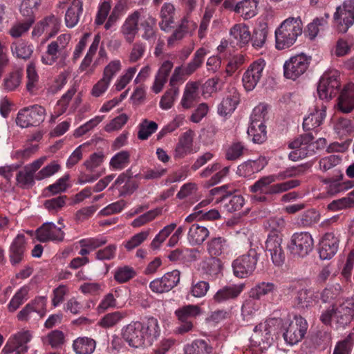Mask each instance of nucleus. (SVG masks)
I'll return each instance as SVG.
<instances>
[{"label": "nucleus", "mask_w": 354, "mask_h": 354, "mask_svg": "<svg viewBox=\"0 0 354 354\" xmlns=\"http://www.w3.org/2000/svg\"><path fill=\"white\" fill-rule=\"evenodd\" d=\"M160 333L158 319L150 317L143 322H131L124 326L122 337L129 346L138 348L152 345Z\"/></svg>", "instance_id": "1"}, {"label": "nucleus", "mask_w": 354, "mask_h": 354, "mask_svg": "<svg viewBox=\"0 0 354 354\" xmlns=\"http://www.w3.org/2000/svg\"><path fill=\"white\" fill-rule=\"evenodd\" d=\"M286 221L282 217L270 218L266 223L265 227L269 231L266 241V252L271 257L272 263L276 266H281L286 259L285 251L282 247V234Z\"/></svg>", "instance_id": "2"}, {"label": "nucleus", "mask_w": 354, "mask_h": 354, "mask_svg": "<svg viewBox=\"0 0 354 354\" xmlns=\"http://www.w3.org/2000/svg\"><path fill=\"white\" fill-rule=\"evenodd\" d=\"M71 39V35L64 33L57 37L56 40L49 43L45 53L41 57V62L48 66L56 63L59 68L66 66L71 52V48H68Z\"/></svg>", "instance_id": "3"}, {"label": "nucleus", "mask_w": 354, "mask_h": 354, "mask_svg": "<svg viewBox=\"0 0 354 354\" xmlns=\"http://www.w3.org/2000/svg\"><path fill=\"white\" fill-rule=\"evenodd\" d=\"M326 144L325 138H320L314 141L312 133H304L288 144V147L292 149L288 155V158L295 162L313 156L316 150L324 148Z\"/></svg>", "instance_id": "4"}, {"label": "nucleus", "mask_w": 354, "mask_h": 354, "mask_svg": "<svg viewBox=\"0 0 354 354\" xmlns=\"http://www.w3.org/2000/svg\"><path fill=\"white\" fill-rule=\"evenodd\" d=\"M276 181L277 180L274 174L263 176L250 187V192L267 195L279 194L297 187L301 184L300 180L297 179L272 184Z\"/></svg>", "instance_id": "5"}, {"label": "nucleus", "mask_w": 354, "mask_h": 354, "mask_svg": "<svg viewBox=\"0 0 354 354\" xmlns=\"http://www.w3.org/2000/svg\"><path fill=\"white\" fill-rule=\"evenodd\" d=\"M281 323L279 318H269L263 322L259 323L253 330L250 337V344L252 347L258 348L260 353L266 350L272 342L271 333Z\"/></svg>", "instance_id": "6"}, {"label": "nucleus", "mask_w": 354, "mask_h": 354, "mask_svg": "<svg viewBox=\"0 0 354 354\" xmlns=\"http://www.w3.org/2000/svg\"><path fill=\"white\" fill-rule=\"evenodd\" d=\"M302 24H281L275 30V47L285 50L292 46L303 32Z\"/></svg>", "instance_id": "7"}, {"label": "nucleus", "mask_w": 354, "mask_h": 354, "mask_svg": "<svg viewBox=\"0 0 354 354\" xmlns=\"http://www.w3.org/2000/svg\"><path fill=\"white\" fill-rule=\"evenodd\" d=\"M174 314L179 322L175 333L183 335L193 330L194 320L201 314V308L198 305L188 304L176 309Z\"/></svg>", "instance_id": "8"}, {"label": "nucleus", "mask_w": 354, "mask_h": 354, "mask_svg": "<svg viewBox=\"0 0 354 354\" xmlns=\"http://www.w3.org/2000/svg\"><path fill=\"white\" fill-rule=\"evenodd\" d=\"M339 73L330 71L323 74L317 86V93L321 100H329L335 97L340 89Z\"/></svg>", "instance_id": "9"}, {"label": "nucleus", "mask_w": 354, "mask_h": 354, "mask_svg": "<svg viewBox=\"0 0 354 354\" xmlns=\"http://www.w3.org/2000/svg\"><path fill=\"white\" fill-rule=\"evenodd\" d=\"M314 241L309 232L294 233L288 244V249L294 257H305L312 252Z\"/></svg>", "instance_id": "10"}, {"label": "nucleus", "mask_w": 354, "mask_h": 354, "mask_svg": "<svg viewBox=\"0 0 354 354\" xmlns=\"http://www.w3.org/2000/svg\"><path fill=\"white\" fill-rule=\"evenodd\" d=\"M46 110L39 105L25 107L19 111L16 123L21 128L39 126L45 119Z\"/></svg>", "instance_id": "11"}, {"label": "nucleus", "mask_w": 354, "mask_h": 354, "mask_svg": "<svg viewBox=\"0 0 354 354\" xmlns=\"http://www.w3.org/2000/svg\"><path fill=\"white\" fill-rule=\"evenodd\" d=\"M259 254L255 249H250L248 253L236 258L232 262L234 274L239 278L250 276L256 269Z\"/></svg>", "instance_id": "12"}, {"label": "nucleus", "mask_w": 354, "mask_h": 354, "mask_svg": "<svg viewBox=\"0 0 354 354\" xmlns=\"http://www.w3.org/2000/svg\"><path fill=\"white\" fill-rule=\"evenodd\" d=\"M284 340L290 345H294L300 342L304 337L308 329L306 320L300 315H295L292 320L283 324Z\"/></svg>", "instance_id": "13"}, {"label": "nucleus", "mask_w": 354, "mask_h": 354, "mask_svg": "<svg viewBox=\"0 0 354 354\" xmlns=\"http://www.w3.org/2000/svg\"><path fill=\"white\" fill-rule=\"evenodd\" d=\"M310 63V57L304 53L292 56L283 64V75L286 78L296 80L305 73Z\"/></svg>", "instance_id": "14"}, {"label": "nucleus", "mask_w": 354, "mask_h": 354, "mask_svg": "<svg viewBox=\"0 0 354 354\" xmlns=\"http://www.w3.org/2000/svg\"><path fill=\"white\" fill-rule=\"evenodd\" d=\"M46 160V157H41L32 162L25 165L16 175L17 185L24 189L29 188L35 185L36 174Z\"/></svg>", "instance_id": "15"}, {"label": "nucleus", "mask_w": 354, "mask_h": 354, "mask_svg": "<svg viewBox=\"0 0 354 354\" xmlns=\"http://www.w3.org/2000/svg\"><path fill=\"white\" fill-rule=\"evenodd\" d=\"M32 338V333L29 330H21L12 335L6 342L2 349V353L8 354L15 351L26 353L28 350L27 346Z\"/></svg>", "instance_id": "16"}, {"label": "nucleus", "mask_w": 354, "mask_h": 354, "mask_svg": "<svg viewBox=\"0 0 354 354\" xmlns=\"http://www.w3.org/2000/svg\"><path fill=\"white\" fill-rule=\"evenodd\" d=\"M266 62L259 58L250 64L243 75L242 82L247 91H252L263 77Z\"/></svg>", "instance_id": "17"}, {"label": "nucleus", "mask_w": 354, "mask_h": 354, "mask_svg": "<svg viewBox=\"0 0 354 354\" xmlns=\"http://www.w3.org/2000/svg\"><path fill=\"white\" fill-rule=\"evenodd\" d=\"M180 272L178 270L167 272L161 278H157L149 283L152 292L161 294L170 291L180 281Z\"/></svg>", "instance_id": "18"}, {"label": "nucleus", "mask_w": 354, "mask_h": 354, "mask_svg": "<svg viewBox=\"0 0 354 354\" xmlns=\"http://www.w3.org/2000/svg\"><path fill=\"white\" fill-rule=\"evenodd\" d=\"M47 297L38 296L28 303L17 315V318L21 322L30 320L32 314L36 313L43 317L46 312Z\"/></svg>", "instance_id": "19"}, {"label": "nucleus", "mask_w": 354, "mask_h": 354, "mask_svg": "<svg viewBox=\"0 0 354 354\" xmlns=\"http://www.w3.org/2000/svg\"><path fill=\"white\" fill-rule=\"evenodd\" d=\"M210 194L212 196L219 195L216 199V203L227 201V202H225L224 204V208L228 212H234L240 210L245 203L244 198L241 195L229 196L225 194V186L212 189L210 190Z\"/></svg>", "instance_id": "20"}, {"label": "nucleus", "mask_w": 354, "mask_h": 354, "mask_svg": "<svg viewBox=\"0 0 354 354\" xmlns=\"http://www.w3.org/2000/svg\"><path fill=\"white\" fill-rule=\"evenodd\" d=\"M36 238L40 242H62L64 239L65 234L61 227L55 223L48 222L44 223L35 232Z\"/></svg>", "instance_id": "21"}, {"label": "nucleus", "mask_w": 354, "mask_h": 354, "mask_svg": "<svg viewBox=\"0 0 354 354\" xmlns=\"http://www.w3.org/2000/svg\"><path fill=\"white\" fill-rule=\"evenodd\" d=\"M193 142L194 132L192 130H188L180 135L174 151V158L181 159L189 154L196 153L197 150L194 148Z\"/></svg>", "instance_id": "22"}, {"label": "nucleus", "mask_w": 354, "mask_h": 354, "mask_svg": "<svg viewBox=\"0 0 354 354\" xmlns=\"http://www.w3.org/2000/svg\"><path fill=\"white\" fill-rule=\"evenodd\" d=\"M326 106L321 102L318 103L311 109L310 113L304 118L303 128L305 131H311L319 127L326 117Z\"/></svg>", "instance_id": "23"}, {"label": "nucleus", "mask_w": 354, "mask_h": 354, "mask_svg": "<svg viewBox=\"0 0 354 354\" xmlns=\"http://www.w3.org/2000/svg\"><path fill=\"white\" fill-rule=\"evenodd\" d=\"M339 239L333 232H327L319 243V254L322 259H330L337 252Z\"/></svg>", "instance_id": "24"}, {"label": "nucleus", "mask_w": 354, "mask_h": 354, "mask_svg": "<svg viewBox=\"0 0 354 354\" xmlns=\"http://www.w3.org/2000/svg\"><path fill=\"white\" fill-rule=\"evenodd\" d=\"M200 268L207 279L214 280L221 272L223 264L219 258L215 257H205L200 263Z\"/></svg>", "instance_id": "25"}, {"label": "nucleus", "mask_w": 354, "mask_h": 354, "mask_svg": "<svg viewBox=\"0 0 354 354\" xmlns=\"http://www.w3.org/2000/svg\"><path fill=\"white\" fill-rule=\"evenodd\" d=\"M268 164V160L263 156H260L254 160H249L238 166L237 174L240 176L250 178L253 174L261 171Z\"/></svg>", "instance_id": "26"}, {"label": "nucleus", "mask_w": 354, "mask_h": 354, "mask_svg": "<svg viewBox=\"0 0 354 354\" xmlns=\"http://www.w3.org/2000/svg\"><path fill=\"white\" fill-rule=\"evenodd\" d=\"M206 248L209 257L218 258L228 254L230 245L225 238L218 236L210 239L207 243Z\"/></svg>", "instance_id": "27"}, {"label": "nucleus", "mask_w": 354, "mask_h": 354, "mask_svg": "<svg viewBox=\"0 0 354 354\" xmlns=\"http://www.w3.org/2000/svg\"><path fill=\"white\" fill-rule=\"evenodd\" d=\"M245 288L244 283L225 286L219 289L214 295L215 302L223 303L237 298Z\"/></svg>", "instance_id": "28"}, {"label": "nucleus", "mask_w": 354, "mask_h": 354, "mask_svg": "<svg viewBox=\"0 0 354 354\" xmlns=\"http://www.w3.org/2000/svg\"><path fill=\"white\" fill-rule=\"evenodd\" d=\"M230 33L233 39L232 42L236 43L240 48L248 44L251 39V32L245 24H235Z\"/></svg>", "instance_id": "29"}, {"label": "nucleus", "mask_w": 354, "mask_h": 354, "mask_svg": "<svg viewBox=\"0 0 354 354\" xmlns=\"http://www.w3.org/2000/svg\"><path fill=\"white\" fill-rule=\"evenodd\" d=\"M60 7L62 9L67 7L65 22H79L80 20H85V18L82 19V3L80 0H68L67 3H62Z\"/></svg>", "instance_id": "30"}, {"label": "nucleus", "mask_w": 354, "mask_h": 354, "mask_svg": "<svg viewBox=\"0 0 354 354\" xmlns=\"http://www.w3.org/2000/svg\"><path fill=\"white\" fill-rule=\"evenodd\" d=\"M199 84L197 82H190L186 84L183 97L180 101L181 106L189 109L194 106L198 101Z\"/></svg>", "instance_id": "31"}, {"label": "nucleus", "mask_w": 354, "mask_h": 354, "mask_svg": "<svg viewBox=\"0 0 354 354\" xmlns=\"http://www.w3.org/2000/svg\"><path fill=\"white\" fill-rule=\"evenodd\" d=\"M333 18L339 22H354V0H345L337 7Z\"/></svg>", "instance_id": "32"}, {"label": "nucleus", "mask_w": 354, "mask_h": 354, "mask_svg": "<svg viewBox=\"0 0 354 354\" xmlns=\"http://www.w3.org/2000/svg\"><path fill=\"white\" fill-rule=\"evenodd\" d=\"M338 106L341 111L349 113L354 109V84L346 85L338 98Z\"/></svg>", "instance_id": "33"}, {"label": "nucleus", "mask_w": 354, "mask_h": 354, "mask_svg": "<svg viewBox=\"0 0 354 354\" xmlns=\"http://www.w3.org/2000/svg\"><path fill=\"white\" fill-rule=\"evenodd\" d=\"M209 235V231L206 227L194 223L189 227L187 240L192 245H201Z\"/></svg>", "instance_id": "34"}, {"label": "nucleus", "mask_w": 354, "mask_h": 354, "mask_svg": "<svg viewBox=\"0 0 354 354\" xmlns=\"http://www.w3.org/2000/svg\"><path fill=\"white\" fill-rule=\"evenodd\" d=\"M239 94L236 91L230 93L223 99L218 106V113L221 116L231 115L239 103Z\"/></svg>", "instance_id": "35"}, {"label": "nucleus", "mask_w": 354, "mask_h": 354, "mask_svg": "<svg viewBox=\"0 0 354 354\" xmlns=\"http://www.w3.org/2000/svg\"><path fill=\"white\" fill-rule=\"evenodd\" d=\"M173 66V63L169 60H167L162 64L157 75H156L155 80L152 86V90L155 93H158L162 91L165 84L167 81L168 76Z\"/></svg>", "instance_id": "36"}, {"label": "nucleus", "mask_w": 354, "mask_h": 354, "mask_svg": "<svg viewBox=\"0 0 354 354\" xmlns=\"http://www.w3.org/2000/svg\"><path fill=\"white\" fill-rule=\"evenodd\" d=\"M269 34L268 24H259L258 26L254 28L251 35L252 46L256 50L265 47Z\"/></svg>", "instance_id": "37"}, {"label": "nucleus", "mask_w": 354, "mask_h": 354, "mask_svg": "<svg viewBox=\"0 0 354 354\" xmlns=\"http://www.w3.org/2000/svg\"><path fill=\"white\" fill-rule=\"evenodd\" d=\"M25 251V236L19 234L14 239L10 248V261L12 265L20 263Z\"/></svg>", "instance_id": "38"}, {"label": "nucleus", "mask_w": 354, "mask_h": 354, "mask_svg": "<svg viewBox=\"0 0 354 354\" xmlns=\"http://www.w3.org/2000/svg\"><path fill=\"white\" fill-rule=\"evenodd\" d=\"M72 347L76 354H92L96 348V341L88 337H79L73 340Z\"/></svg>", "instance_id": "39"}, {"label": "nucleus", "mask_w": 354, "mask_h": 354, "mask_svg": "<svg viewBox=\"0 0 354 354\" xmlns=\"http://www.w3.org/2000/svg\"><path fill=\"white\" fill-rule=\"evenodd\" d=\"M185 354H216L212 346L204 339H196L184 346Z\"/></svg>", "instance_id": "40"}, {"label": "nucleus", "mask_w": 354, "mask_h": 354, "mask_svg": "<svg viewBox=\"0 0 354 354\" xmlns=\"http://www.w3.org/2000/svg\"><path fill=\"white\" fill-rule=\"evenodd\" d=\"M277 286L272 282L262 281L257 283L250 291V297L260 299L261 297L274 293Z\"/></svg>", "instance_id": "41"}, {"label": "nucleus", "mask_w": 354, "mask_h": 354, "mask_svg": "<svg viewBox=\"0 0 354 354\" xmlns=\"http://www.w3.org/2000/svg\"><path fill=\"white\" fill-rule=\"evenodd\" d=\"M40 3L41 0H21L19 11L26 17L24 22H34L35 13Z\"/></svg>", "instance_id": "42"}, {"label": "nucleus", "mask_w": 354, "mask_h": 354, "mask_svg": "<svg viewBox=\"0 0 354 354\" xmlns=\"http://www.w3.org/2000/svg\"><path fill=\"white\" fill-rule=\"evenodd\" d=\"M131 162V153L129 151L122 150L116 153L110 160L109 167L112 170L120 171L126 168Z\"/></svg>", "instance_id": "43"}, {"label": "nucleus", "mask_w": 354, "mask_h": 354, "mask_svg": "<svg viewBox=\"0 0 354 354\" xmlns=\"http://www.w3.org/2000/svg\"><path fill=\"white\" fill-rule=\"evenodd\" d=\"M207 52L204 48H198L194 55L192 59L184 67V75L189 76L196 71L203 63Z\"/></svg>", "instance_id": "44"}, {"label": "nucleus", "mask_w": 354, "mask_h": 354, "mask_svg": "<svg viewBox=\"0 0 354 354\" xmlns=\"http://www.w3.org/2000/svg\"><path fill=\"white\" fill-rule=\"evenodd\" d=\"M30 288L27 286L20 288L11 298L8 304V310L10 313L15 312L28 299Z\"/></svg>", "instance_id": "45"}, {"label": "nucleus", "mask_w": 354, "mask_h": 354, "mask_svg": "<svg viewBox=\"0 0 354 354\" xmlns=\"http://www.w3.org/2000/svg\"><path fill=\"white\" fill-rule=\"evenodd\" d=\"M248 134L254 143L262 144L267 140L266 126L263 123H250Z\"/></svg>", "instance_id": "46"}, {"label": "nucleus", "mask_w": 354, "mask_h": 354, "mask_svg": "<svg viewBox=\"0 0 354 354\" xmlns=\"http://www.w3.org/2000/svg\"><path fill=\"white\" fill-rule=\"evenodd\" d=\"M314 300L313 291L308 289H301L297 291L294 299V304L299 309L308 308L313 306Z\"/></svg>", "instance_id": "47"}, {"label": "nucleus", "mask_w": 354, "mask_h": 354, "mask_svg": "<svg viewBox=\"0 0 354 354\" xmlns=\"http://www.w3.org/2000/svg\"><path fill=\"white\" fill-rule=\"evenodd\" d=\"M10 48L14 56L23 59H29L33 52L32 46L23 40L12 43Z\"/></svg>", "instance_id": "48"}, {"label": "nucleus", "mask_w": 354, "mask_h": 354, "mask_svg": "<svg viewBox=\"0 0 354 354\" xmlns=\"http://www.w3.org/2000/svg\"><path fill=\"white\" fill-rule=\"evenodd\" d=\"M259 1L257 0L240 1L239 16L243 20H248L257 15Z\"/></svg>", "instance_id": "49"}, {"label": "nucleus", "mask_w": 354, "mask_h": 354, "mask_svg": "<svg viewBox=\"0 0 354 354\" xmlns=\"http://www.w3.org/2000/svg\"><path fill=\"white\" fill-rule=\"evenodd\" d=\"M247 150L243 142H232L225 151V157L227 160L234 161L241 158Z\"/></svg>", "instance_id": "50"}, {"label": "nucleus", "mask_w": 354, "mask_h": 354, "mask_svg": "<svg viewBox=\"0 0 354 354\" xmlns=\"http://www.w3.org/2000/svg\"><path fill=\"white\" fill-rule=\"evenodd\" d=\"M136 274V270L131 266H119L114 272V279L119 283H124L133 279Z\"/></svg>", "instance_id": "51"}, {"label": "nucleus", "mask_w": 354, "mask_h": 354, "mask_svg": "<svg viewBox=\"0 0 354 354\" xmlns=\"http://www.w3.org/2000/svg\"><path fill=\"white\" fill-rule=\"evenodd\" d=\"M22 73L19 71H15L8 73L3 79V88L6 91H15L21 81Z\"/></svg>", "instance_id": "52"}, {"label": "nucleus", "mask_w": 354, "mask_h": 354, "mask_svg": "<svg viewBox=\"0 0 354 354\" xmlns=\"http://www.w3.org/2000/svg\"><path fill=\"white\" fill-rule=\"evenodd\" d=\"M353 315V308L344 304H342L335 308L336 321L342 326H344L351 322Z\"/></svg>", "instance_id": "53"}, {"label": "nucleus", "mask_w": 354, "mask_h": 354, "mask_svg": "<svg viewBox=\"0 0 354 354\" xmlns=\"http://www.w3.org/2000/svg\"><path fill=\"white\" fill-rule=\"evenodd\" d=\"M42 341L44 344H48L52 348H59L64 344L65 335L62 330H54L44 337Z\"/></svg>", "instance_id": "54"}, {"label": "nucleus", "mask_w": 354, "mask_h": 354, "mask_svg": "<svg viewBox=\"0 0 354 354\" xmlns=\"http://www.w3.org/2000/svg\"><path fill=\"white\" fill-rule=\"evenodd\" d=\"M138 138L145 140L148 139L158 129V124L153 121L144 119L138 126Z\"/></svg>", "instance_id": "55"}, {"label": "nucleus", "mask_w": 354, "mask_h": 354, "mask_svg": "<svg viewBox=\"0 0 354 354\" xmlns=\"http://www.w3.org/2000/svg\"><path fill=\"white\" fill-rule=\"evenodd\" d=\"M150 230H144L133 235L131 239L125 241L123 245L127 250L131 251L140 246L149 236Z\"/></svg>", "instance_id": "56"}, {"label": "nucleus", "mask_w": 354, "mask_h": 354, "mask_svg": "<svg viewBox=\"0 0 354 354\" xmlns=\"http://www.w3.org/2000/svg\"><path fill=\"white\" fill-rule=\"evenodd\" d=\"M319 218V212L314 209H310L300 215L298 223L303 227H310L317 223Z\"/></svg>", "instance_id": "57"}, {"label": "nucleus", "mask_w": 354, "mask_h": 354, "mask_svg": "<svg viewBox=\"0 0 354 354\" xmlns=\"http://www.w3.org/2000/svg\"><path fill=\"white\" fill-rule=\"evenodd\" d=\"M178 93L179 90L177 87L172 86L170 89L167 90L160 99V108L164 110L171 109L178 95Z\"/></svg>", "instance_id": "58"}, {"label": "nucleus", "mask_w": 354, "mask_h": 354, "mask_svg": "<svg viewBox=\"0 0 354 354\" xmlns=\"http://www.w3.org/2000/svg\"><path fill=\"white\" fill-rule=\"evenodd\" d=\"M26 88L30 93H32L37 87L39 80V75L37 73L35 65L33 63H30L26 68Z\"/></svg>", "instance_id": "59"}, {"label": "nucleus", "mask_w": 354, "mask_h": 354, "mask_svg": "<svg viewBox=\"0 0 354 354\" xmlns=\"http://www.w3.org/2000/svg\"><path fill=\"white\" fill-rule=\"evenodd\" d=\"M77 92V88L75 86H71L66 93H64L61 99L57 103V117L64 113L68 106V104Z\"/></svg>", "instance_id": "60"}, {"label": "nucleus", "mask_w": 354, "mask_h": 354, "mask_svg": "<svg viewBox=\"0 0 354 354\" xmlns=\"http://www.w3.org/2000/svg\"><path fill=\"white\" fill-rule=\"evenodd\" d=\"M160 213L161 210L160 209L149 210L135 218L131 223V226L133 227H140L155 219Z\"/></svg>", "instance_id": "61"}, {"label": "nucleus", "mask_w": 354, "mask_h": 354, "mask_svg": "<svg viewBox=\"0 0 354 354\" xmlns=\"http://www.w3.org/2000/svg\"><path fill=\"white\" fill-rule=\"evenodd\" d=\"M60 168L61 166L57 161H53L37 172L36 180L39 181L49 178L57 173Z\"/></svg>", "instance_id": "62"}, {"label": "nucleus", "mask_w": 354, "mask_h": 354, "mask_svg": "<svg viewBox=\"0 0 354 354\" xmlns=\"http://www.w3.org/2000/svg\"><path fill=\"white\" fill-rule=\"evenodd\" d=\"M124 317V315L119 311L108 313L100 321L99 324L105 328H111L117 324Z\"/></svg>", "instance_id": "63"}, {"label": "nucleus", "mask_w": 354, "mask_h": 354, "mask_svg": "<svg viewBox=\"0 0 354 354\" xmlns=\"http://www.w3.org/2000/svg\"><path fill=\"white\" fill-rule=\"evenodd\" d=\"M167 169L161 165L155 166L152 168H147L142 174V178L147 180H158L165 176Z\"/></svg>", "instance_id": "64"}]
</instances>
